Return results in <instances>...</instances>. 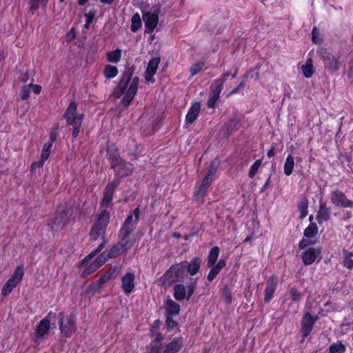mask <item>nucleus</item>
<instances>
[{
    "label": "nucleus",
    "mask_w": 353,
    "mask_h": 353,
    "mask_svg": "<svg viewBox=\"0 0 353 353\" xmlns=\"http://www.w3.org/2000/svg\"><path fill=\"white\" fill-rule=\"evenodd\" d=\"M19 79L22 82H26L29 79V75L28 73L22 74L21 76L19 77Z\"/></svg>",
    "instance_id": "774afa93"
},
{
    "label": "nucleus",
    "mask_w": 353,
    "mask_h": 353,
    "mask_svg": "<svg viewBox=\"0 0 353 353\" xmlns=\"http://www.w3.org/2000/svg\"><path fill=\"white\" fill-rule=\"evenodd\" d=\"M24 272L22 266H19L15 270L12 276L6 283L1 290V294L6 296L10 294L12 290L21 282L23 276Z\"/></svg>",
    "instance_id": "9d476101"
},
{
    "label": "nucleus",
    "mask_w": 353,
    "mask_h": 353,
    "mask_svg": "<svg viewBox=\"0 0 353 353\" xmlns=\"http://www.w3.org/2000/svg\"><path fill=\"white\" fill-rule=\"evenodd\" d=\"M108 155L111 163V167L114 171L115 178L120 180L121 178L128 176L132 172V165L123 161L119 156L117 149L108 148Z\"/></svg>",
    "instance_id": "f03ea898"
},
{
    "label": "nucleus",
    "mask_w": 353,
    "mask_h": 353,
    "mask_svg": "<svg viewBox=\"0 0 353 353\" xmlns=\"http://www.w3.org/2000/svg\"><path fill=\"white\" fill-rule=\"evenodd\" d=\"M159 346L157 343H151L150 345V353H159Z\"/></svg>",
    "instance_id": "bf43d9fd"
},
{
    "label": "nucleus",
    "mask_w": 353,
    "mask_h": 353,
    "mask_svg": "<svg viewBox=\"0 0 353 353\" xmlns=\"http://www.w3.org/2000/svg\"><path fill=\"white\" fill-rule=\"evenodd\" d=\"M133 70L130 68L126 70L122 75L117 87L114 90L116 98H120L124 94L122 104L127 107L133 100L138 90L139 79L137 77L132 78Z\"/></svg>",
    "instance_id": "f257e3e1"
},
{
    "label": "nucleus",
    "mask_w": 353,
    "mask_h": 353,
    "mask_svg": "<svg viewBox=\"0 0 353 353\" xmlns=\"http://www.w3.org/2000/svg\"><path fill=\"white\" fill-rule=\"evenodd\" d=\"M48 0H30V9L32 10H35L38 8L39 3H42L43 1H47Z\"/></svg>",
    "instance_id": "864d4df0"
},
{
    "label": "nucleus",
    "mask_w": 353,
    "mask_h": 353,
    "mask_svg": "<svg viewBox=\"0 0 353 353\" xmlns=\"http://www.w3.org/2000/svg\"><path fill=\"white\" fill-rule=\"evenodd\" d=\"M238 122H239L238 119H236V117L232 118L230 121L229 128H234L237 125Z\"/></svg>",
    "instance_id": "338daca9"
},
{
    "label": "nucleus",
    "mask_w": 353,
    "mask_h": 353,
    "mask_svg": "<svg viewBox=\"0 0 353 353\" xmlns=\"http://www.w3.org/2000/svg\"><path fill=\"white\" fill-rule=\"evenodd\" d=\"M30 88L29 85L28 86H23L21 90V97L23 100H26L30 96Z\"/></svg>",
    "instance_id": "de8ad7c7"
},
{
    "label": "nucleus",
    "mask_w": 353,
    "mask_h": 353,
    "mask_svg": "<svg viewBox=\"0 0 353 353\" xmlns=\"http://www.w3.org/2000/svg\"><path fill=\"white\" fill-rule=\"evenodd\" d=\"M345 350V346L341 343H334L329 347L330 353H343Z\"/></svg>",
    "instance_id": "58836bf2"
},
{
    "label": "nucleus",
    "mask_w": 353,
    "mask_h": 353,
    "mask_svg": "<svg viewBox=\"0 0 353 353\" xmlns=\"http://www.w3.org/2000/svg\"><path fill=\"white\" fill-rule=\"evenodd\" d=\"M201 110V105L199 103H194L189 109L186 116L185 122L188 124H192L197 119Z\"/></svg>",
    "instance_id": "aec40b11"
},
{
    "label": "nucleus",
    "mask_w": 353,
    "mask_h": 353,
    "mask_svg": "<svg viewBox=\"0 0 353 353\" xmlns=\"http://www.w3.org/2000/svg\"><path fill=\"white\" fill-rule=\"evenodd\" d=\"M294 167V157L292 155H288L286 158L285 164H284V173L287 176H290L292 172Z\"/></svg>",
    "instance_id": "72a5a7b5"
},
{
    "label": "nucleus",
    "mask_w": 353,
    "mask_h": 353,
    "mask_svg": "<svg viewBox=\"0 0 353 353\" xmlns=\"http://www.w3.org/2000/svg\"><path fill=\"white\" fill-rule=\"evenodd\" d=\"M218 274L217 272H215L214 270L211 268V270L210 271L208 275V280L209 281H212L214 280V279L216 277V276Z\"/></svg>",
    "instance_id": "e2e57ef3"
},
{
    "label": "nucleus",
    "mask_w": 353,
    "mask_h": 353,
    "mask_svg": "<svg viewBox=\"0 0 353 353\" xmlns=\"http://www.w3.org/2000/svg\"><path fill=\"white\" fill-rule=\"evenodd\" d=\"M205 68V63L204 62H199L196 63L192 65L190 68V72L192 76L196 75L199 72L203 70Z\"/></svg>",
    "instance_id": "a19ab883"
},
{
    "label": "nucleus",
    "mask_w": 353,
    "mask_h": 353,
    "mask_svg": "<svg viewBox=\"0 0 353 353\" xmlns=\"http://www.w3.org/2000/svg\"><path fill=\"white\" fill-rule=\"evenodd\" d=\"M212 181V179H208V176H205L203 179V180L202 181V182L201 183V184L199 186L198 190L195 192L194 196L196 199L203 197L204 196V194H205L207 189L210 186Z\"/></svg>",
    "instance_id": "393cba45"
},
{
    "label": "nucleus",
    "mask_w": 353,
    "mask_h": 353,
    "mask_svg": "<svg viewBox=\"0 0 353 353\" xmlns=\"http://www.w3.org/2000/svg\"><path fill=\"white\" fill-rule=\"evenodd\" d=\"M314 243L310 240L303 239L299 241V247L300 249H304L307 246L314 244Z\"/></svg>",
    "instance_id": "3c124183"
},
{
    "label": "nucleus",
    "mask_w": 353,
    "mask_h": 353,
    "mask_svg": "<svg viewBox=\"0 0 353 353\" xmlns=\"http://www.w3.org/2000/svg\"><path fill=\"white\" fill-rule=\"evenodd\" d=\"M70 210L66 207L60 206L54 219L51 220L48 225L51 228L52 231H61L69 221Z\"/></svg>",
    "instance_id": "1a4fd4ad"
},
{
    "label": "nucleus",
    "mask_w": 353,
    "mask_h": 353,
    "mask_svg": "<svg viewBox=\"0 0 353 353\" xmlns=\"http://www.w3.org/2000/svg\"><path fill=\"white\" fill-rule=\"evenodd\" d=\"M166 310L170 315H176L179 313L180 307L173 300L168 299L166 302Z\"/></svg>",
    "instance_id": "c756f323"
},
{
    "label": "nucleus",
    "mask_w": 353,
    "mask_h": 353,
    "mask_svg": "<svg viewBox=\"0 0 353 353\" xmlns=\"http://www.w3.org/2000/svg\"><path fill=\"white\" fill-rule=\"evenodd\" d=\"M316 319L310 314L306 313L301 322V332L303 338L307 337L313 329Z\"/></svg>",
    "instance_id": "dca6fc26"
},
{
    "label": "nucleus",
    "mask_w": 353,
    "mask_h": 353,
    "mask_svg": "<svg viewBox=\"0 0 353 353\" xmlns=\"http://www.w3.org/2000/svg\"><path fill=\"white\" fill-rule=\"evenodd\" d=\"M196 288V283H192L188 286V295L187 299H190V296L193 294L194 290Z\"/></svg>",
    "instance_id": "6e6d98bb"
},
{
    "label": "nucleus",
    "mask_w": 353,
    "mask_h": 353,
    "mask_svg": "<svg viewBox=\"0 0 353 353\" xmlns=\"http://www.w3.org/2000/svg\"><path fill=\"white\" fill-rule=\"evenodd\" d=\"M352 252H347L345 256L343 265L348 269H352L353 268V260L352 259Z\"/></svg>",
    "instance_id": "37998d69"
},
{
    "label": "nucleus",
    "mask_w": 353,
    "mask_h": 353,
    "mask_svg": "<svg viewBox=\"0 0 353 353\" xmlns=\"http://www.w3.org/2000/svg\"><path fill=\"white\" fill-rule=\"evenodd\" d=\"M292 299L294 301H299L301 298V294L294 288H292L290 292Z\"/></svg>",
    "instance_id": "5fc2aeb1"
},
{
    "label": "nucleus",
    "mask_w": 353,
    "mask_h": 353,
    "mask_svg": "<svg viewBox=\"0 0 353 353\" xmlns=\"http://www.w3.org/2000/svg\"><path fill=\"white\" fill-rule=\"evenodd\" d=\"M317 53L324 62L325 68L327 70L329 73L332 74H335L339 69V57L332 54L325 48H321L319 49Z\"/></svg>",
    "instance_id": "423d86ee"
},
{
    "label": "nucleus",
    "mask_w": 353,
    "mask_h": 353,
    "mask_svg": "<svg viewBox=\"0 0 353 353\" xmlns=\"http://www.w3.org/2000/svg\"><path fill=\"white\" fill-rule=\"evenodd\" d=\"M185 263V271L189 272L191 275L196 274L200 269L201 259L199 258H194L189 263L183 261Z\"/></svg>",
    "instance_id": "5701e85b"
},
{
    "label": "nucleus",
    "mask_w": 353,
    "mask_h": 353,
    "mask_svg": "<svg viewBox=\"0 0 353 353\" xmlns=\"http://www.w3.org/2000/svg\"><path fill=\"white\" fill-rule=\"evenodd\" d=\"M123 252L122 251V248H121L120 245L119 243L114 245L108 252H103L102 254H101V256H103L105 258V262L111 258L117 257L121 254H122Z\"/></svg>",
    "instance_id": "b1692460"
},
{
    "label": "nucleus",
    "mask_w": 353,
    "mask_h": 353,
    "mask_svg": "<svg viewBox=\"0 0 353 353\" xmlns=\"http://www.w3.org/2000/svg\"><path fill=\"white\" fill-rule=\"evenodd\" d=\"M330 198L332 204L340 208H353V201L348 199L345 194L336 190L330 192Z\"/></svg>",
    "instance_id": "9b49d317"
},
{
    "label": "nucleus",
    "mask_w": 353,
    "mask_h": 353,
    "mask_svg": "<svg viewBox=\"0 0 353 353\" xmlns=\"http://www.w3.org/2000/svg\"><path fill=\"white\" fill-rule=\"evenodd\" d=\"M96 11L94 10H90L88 13L85 14V17L88 23H91L95 17Z\"/></svg>",
    "instance_id": "8fccbe9b"
},
{
    "label": "nucleus",
    "mask_w": 353,
    "mask_h": 353,
    "mask_svg": "<svg viewBox=\"0 0 353 353\" xmlns=\"http://www.w3.org/2000/svg\"><path fill=\"white\" fill-rule=\"evenodd\" d=\"M142 23L139 14L135 13L132 15L131 19V31L133 32H136L141 27Z\"/></svg>",
    "instance_id": "4c0bfd02"
},
{
    "label": "nucleus",
    "mask_w": 353,
    "mask_h": 353,
    "mask_svg": "<svg viewBox=\"0 0 353 353\" xmlns=\"http://www.w3.org/2000/svg\"><path fill=\"white\" fill-rule=\"evenodd\" d=\"M305 77L310 78L314 73L313 63L312 59H308L305 63L301 67Z\"/></svg>",
    "instance_id": "c85d7f7f"
},
{
    "label": "nucleus",
    "mask_w": 353,
    "mask_h": 353,
    "mask_svg": "<svg viewBox=\"0 0 353 353\" xmlns=\"http://www.w3.org/2000/svg\"><path fill=\"white\" fill-rule=\"evenodd\" d=\"M119 244L124 253L133 246L134 242L128 241L127 239H123V236H121V240L119 242Z\"/></svg>",
    "instance_id": "ea45409f"
},
{
    "label": "nucleus",
    "mask_w": 353,
    "mask_h": 353,
    "mask_svg": "<svg viewBox=\"0 0 353 353\" xmlns=\"http://www.w3.org/2000/svg\"><path fill=\"white\" fill-rule=\"evenodd\" d=\"M222 297L227 303L232 302V293L228 287H225L222 292Z\"/></svg>",
    "instance_id": "c03bdc74"
},
{
    "label": "nucleus",
    "mask_w": 353,
    "mask_h": 353,
    "mask_svg": "<svg viewBox=\"0 0 353 353\" xmlns=\"http://www.w3.org/2000/svg\"><path fill=\"white\" fill-rule=\"evenodd\" d=\"M166 325L168 328H172L176 325V323L172 319L171 316H168L166 319Z\"/></svg>",
    "instance_id": "052dcab7"
},
{
    "label": "nucleus",
    "mask_w": 353,
    "mask_h": 353,
    "mask_svg": "<svg viewBox=\"0 0 353 353\" xmlns=\"http://www.w3.org/2000/svg\"><path fill=\"white\" fill-rule=\"evenodd\" d=\"M133 219L134 216L132 215H130L125 221L120 231V234L121 236H123V239H127L133 230L134 225Z\"/></svg>",
    "instance_id": "412c9836"
},
{
    "label": "nucleus",
    "mask_w": 353,
    "mask_h": 353,
    "mask_svg": "<svg viewBox=\"0 0 353 353\" xmlns=\"http://www.w3.org/2000/svg\"><path fill=\"white\" fill-rule=\"evenodd\" d=\"M218 274L217 272H215L214 270L211 268V270L210 271L208 275V280L209 281H212L214 280V279L216 277V276Z\"/></svg>",
    "instance_id": "0e129e2a"
},
{
    "label": "nucleus",
    "mask_w": 353,
    "mask_h": 353,
    "mask_svg": "<svg viewBox=\"0 0 353 353\" xmlns=\"http://www.w3.org/2000/svg\"><path fill=\"white\" fill-rule=\"evenodd\" d=\"M76 37V34L74 30L71 29L66 35V39L68 41H71Z\"/></svg>",
    "instance_id": "680f3d73"
},
{
    "label": "nucleus",
    "mask_w": 353,
    "mask_h": 353,
    "mask_svg": "<svg viewBox=\"0 0 353 353\" xmlns=\"http://www.w3.org/2000/svg\"><path fill=\"white\" fill-rule=\"evenodd\" d=\"M105 243H101L98 248L93 252H92L86 258L82 261L81 265L85 268L83 272L85 275L90 274L97 270L103 264L105 263V258L103 256H99L93 261L91 262V259L96 256L97 253L101 252L103 248Z\"/></svg>",
    "instance_id": "20e7f679"
},
{
    "label": "nucleus",
    "mask_w": 353,
    "mask_h": 353,
    "mask_svg": "<svg viewBox=\"0 0 353 353\" xmlns=\"http://www.w3.org/2000/svg\"><path fill=\"white\" fill-rule=\"evenodd\" d=\"M52 147V143H48L43 145L41 154V161L38 162L39 167H42L43 165L44 161L49 157Z\"/></svg>",
    "instance_id": "bb28decb"
},
{
    "label": "nucleus",
    "mask_w": 353,
    "mask_h": 353,
    "mask_svg": "<svg viewBox=\"0 0 353 353\" xmlns=\"http://www.w3.org/2000/svg\"><path fill=\"white\" fill-rule=\"evenodd\" d=\"M121 58V50L120 49H116L115 50L107 53L108 61L111 63H117L120 61Z\"/></svg>",
    "instance_id": "c9c22d12"
},
{
    "label": "nucleus",
    "mask_w": 353,
    "mask_h": 353,
    "mask_svg": "<svg viewBox=\"0 0 353 353\" xmlns=\"http://www.w3.org/2000/svg\"><path fill=\"white\" fill-rule=\"evenodd\" d=\"M120 184V181L117 178H114V179L109 182L104 190L103 197L101 203V208H108L110 206L114 190L118 187Z\"/></svg>",
    "instance_id": "f8f14e48"
},
{
    "label": "nucleus",
    "mask_w": 353,
    "mask_h": 353,
    "mask_svg": "<svg viewBox=\"0 0 353 353\" xmlns=\"http://www.w3.org/2000/svg\"><path fill=\"white\" fill-rule=\"evenodd\" d=\"M160 63V59L159 58H154L151 59L147 66L146 69V73L149 76H153L157 71V69L159 66V64Z\"/></svg>",
    "instance_id": "7c9ffc66"
},
{
    "label": "nucleus",
    "mask_w": 353,
    "mask_h": 353,
    "mask_svg": "<svg viewBox=\"0 0 353 353\" xmlns=\"http://www.w3.org/2000/svg\"><path fill=\"white\" fill-rule=\"evenodd\" d=\"M298 210L300 212V219H303L307 215L308 201L307 199H303L297 205Z\"/></svg>",
    "instance_id": "e433bc0d"
},
{
    "label": "nucleus",
    "mask_w": 353,
    "mask_h": 353,
    "mask_svg": "<svg viewBox=\"0 0 353 353\" xmlns=\"http://www.w3.org/2000/svg\"><path fill=\"white\" fill-rule=\"evenodd\" d=\"M230 75V72H225L224 73L222 77L220 79H216L214 81L217 82L218 83L221 84V85H223V83L227 80L228 77Z\"/></svg>",
    "instance_id": "4d7b16f0"
},
{
    "label": "nucleus",
    "mask_w": 353,
    "mask_h": 353,
    "mask_svg": "<svg viewBox=\"0 0 353 353\" xmlns=\"http://www.w3.org/2000/svg\"><path fill=\"white\" fill-rule=\"evenodd\" d=\"M216 168H217V164L216 162H213L208 171V174L206 175V176H208V179H212V176L215 174L216 171Z\"/></svg>",
    "instance_id": "09e8293b"
},
{
    "label": "nucleus",
    "mask_w": 353,
    "mask_h": 353,
    "mask_svg": "<svg viewBox=\"0 0 353 353\" xmlns=\"http://www.w3.org/2000/svg\"><path fill=\"white\" fill-rule=\"evenodd\" d=\"M135 275L132 272H127L121 277V286L123 292L128 295L133 292L135 288Z\"/></svg>",
    "instance_id": "4468645a"
},
{
    "label": "nucleus",
    "mask_w": 353,
    "mask_h": 353,
    "mask_svg": "<svg viewBox=\"0 0 353 353\" xmlns=\"http://www.w3.org/2000/svg\"><path fill=\"white\" fill-rule=\"evenodd\" d=\"M219 248L218 247H214L210 250L208 256V267L213 266L216 263L217 259L219 257Z\"/></svg>",
    "instance_id": "cd10ccee"
},
{
    "label": "nucleus",
    "mask_w": 353,
    "mask_h": 353,
    "mask_svg": "<svg viewBox=\"0 0 353 353\" xmlns=\"http://www.w3.org/2000/svg\"><path fill=\"white\" fill-rule=\"evenodd\" d=\"M30 88H32L33 92L35 94H39L41 92V87L38 85H32L31 83L29 84Z\"/></svg>",
    "instance_id": "69168bd1"
},
{
    "label": "nucleus",
    "mask_w": 353,
    "mask_h": 353,
    "mask_svg": "<svg viewBox=\"0 0 353 353\" xmlns=\"http://www.w3.org/2000/svg\"><path fill=\"white\" fill-rule=\"evenodd\" d=\"M223 89V85L214 81L210 87V92L208 101V106L210 108L214 107L216 102L219 98L220 93Z\"/></svg>",
    "instance_id": "f3484780"
},
{
    "label": "nucleus",
    "mask_w": 353,
    "mask_h": 353,
    "mask_svg": "<svg viewBox=\"0 0 353 353\" xmlns=\"http://www.w3.org/2000/svg\"><path fill=\"white\" fill-rule=\"evenodd\" d=\"M183 345L182 338H175L164 346L161 353H177L183 347Z\"/></svg>",
    "instance_id": "a211bd4d"
},
{
    "label": "nucleus",
    "mask_w": 353,
    "mask_h": 353,
    "mask_svg": "<svg viewBox=\"0 0 353 353\" xmlns=\"http://www.w3.org/2000/svg\"><path fill=\"white\" fill-rule=\"evenodd\" d=\"M185 275V263H179L172 265L160 278L159 282L167 288L181 280Z\"/></svg>",
    "instance_id": "7ed1b4c3"
},
{
    "label": "nucleus",
    "mask_w": 353,
    "mask_h": 353,
    "mask_svg": "<svg viewBox=\"0 0 353 353\" xmlns=\"http://www.w3.org/2000/svg\"><path fill=\"white\" fill-rule=\"evenodd\" d=\"M277 285V281L273 277L270 278L267 283V286L265 290V301L269 302L272 298V294L274 292Z\"/></svg>",
    "instance_id": "4be33fe9"
},
{
    "label": "nucleus",
    "mask_w": 353,
    "mask_h": 353,
    "mask_svg": "<svg viewBox=\"0 0 353 353\" xmlns=\"http://www.w3.org/2000/svg\"><path fill=\"white\" fill-rule=\"evenodd\" d=\"M119 70L115 65H107L103 70V74L106 79H112L118 74Z\"/></svg>",
    "instance_id": "473e14b6"
},
{
    "label": "nucleus",
    "mask_w": 353,
    "mask_h": 353,
    "mask_svg": "<svg viewBox=\"0 0 353 353\" xmlns=\"http://www.w3.org/2000/svg\"><path fill=\"white\" fill-rule=\"evenodd\" d=\"M330 218V210L326 208L325 205L321 204L319 212L316 215V221L319 224L328 220Z\"/></svg>",
    "instance_id": "a878e982"
},
{
    "label": "nucleus",
    "mask_w": 353,
    "mask_h": 353,
    "mask_svg": "<svg viewBox=\"0 0 353 353\" xmlns=\"http://www.w3.org/2000/svg\"><path fill=\"white\" fill-rule=\"evenodd\" d=\"M312 41L316 44L320 43L321 41V39L320 37V32H319V30L317 29V28H316V27H314L312 29Z\"/></svg>",
    "instance_id": "a18cd8bd"
},
{
    "label": "nucleus",
    "mask_w": 353,
    "mask_h": 353,
    "mask_svg": "<svg viewBox=\"0 0 353 353\" xmlns=\"http://www.w3.org/2000/svg\"><path fill=\"white\" fill-rule=\"evenodd\" d=\"M152 336L154 338V340L152 343H154L160 342L163 339V336L161 333L156 332L154 330H152Z\"/></svg>",
    "instance_id": "603ef678"
},
{
    "label": "nucleus",
    "mask_w": 353,
    "mask_h": 353,
    "mask_svg": "<svg viewBox=\"0 0 353 353\" xmlns=\"http://www.w3.org/2000/svg\"><path fill=\"white\" fill-rule=\"evenodd\" d=\"M226 265L225 261L223 259H220L216 264H214L213 266L210 267L215 272H217L219 274L222 268H223Z\"/></svg>",
    "instance_id": "49530a36"
},
{
    "label": "nucleus",
    "mask_w": 353,
    "mask_h": 353,
    "mask_svg": "<svg viewBox=\"0 0 353 353\" xmlns=\"http://www.w3.org/2000/svg\"><path fill=\"white\" fill-rule=\"evenodd\" d=\"M319 228L315 223H311L304 230V236L313 238L318 233Z\"/></svg>",
    "instance_id": "f704fd0d"
},
{
    "label": "nucleus",
    "mask_w": 353,
    "mask_h": 353,
    "mask_svg": "<svg viewBox=\"0 0 353 353\" xmlns=\"http://www.w3.org/2000/svg\"><path fill=\"white\" fill-rule=\"evenodd\" d=\"M50 327V321L48 317L41 320L37 324L35 332L32 336L34 348H37L47 339Z\"/></svg>",
    "instance_id": "39448f33"
},
{
    "label": "nucleus",
    "mask_w": 353,
    "mask_h": 353,
    "mask_svg": "<svg viewBox=\"0 0 353 353\" xmlns=\"http://www.w3.org/2000/svg\"><path fill=\"white\" fill-rule=\"evenodd\" d=\"M185 288L182 284L176 285L174 288V296L177 301H182L185 297Z\"/></svg>",
    "instance_id": "2f4dec72"
},
{
    "label": "nucleus",
    "mask_w": 353,
    "mask_h": 353,
    "mask_svg": "<svg viewBox=\"0 0 353 353\" xmlns=\"http://www.w3.org/2000/svg\"><path fill=\"white\" fill-rule=\"evenodd\" d=\"M143 19L145 23V32L152 33L157 26L159 21L158 14L150 12H143Z\"/></svg>",
    "instance_id": "2eb2a0df"
},
{
    "label": "nucleus",
    "mask_w": 353,
    "mask_h": 353,
    "mask_svg": "<svg viewBox=\"0 0 353 353\" xmlns=\"http://www.w3.org/2000/svg\"><path fill=\"white\" fill-rule=\"evenodd\" d=\"M58 323L61 331V339H67L76 330L75 320L72 316H65L63 312L58 314Z\"/></svg>",
    "instance_id": "6e6552de"
},
{
    "label": "nucleus",
    "mask_w": 353,
    "mask_h": 353,
    "mask_svg": "<svg viewBox=\"0 0 353 353\" xmlns=\"http://www.w3.org/2000/svg\"><path fill=\"white\" fill-rule=\"evenodd\" d=\"M81 124L82 123H79V124H72V125H73V127H74L73 132H72V137L74 138H76L78 136V134L80 132V128H81Z\"/></svg>",
    "instance_id": "13d9d810"
},
{
    "label": "nucleus",
    "mask_w": 353,
    "mask_h": 353,
    "mask_svg": "<svg viewBox=\"0 0 353 353\" xmlns=\"http://www.w3.org/2000/svg\"><path fill=\"white\" fill-rule=\"evenodd\" d=\"M320 254V251L314 248H310L302 254V260L305 265H311L314 262L316 257Z\"/></svg>",
    "instance_id": "6ab92c4d"
},
{
    "label": "nucleus",
    "mask_w": 353,
    "mask_h": 353,
    "mask_svg": "<svg viewBox=\"0 0 353 353\" xmlns=\"http://www.w3.org/2000/svg\"><path fill=\"white\" fill-rule=\"evenodd\" d=\"M77 104L74 102L70 103L64 114V118L70 125L82 123L83 114L77 112Z\"/></svg>",
    "instance_id": "ddd939ff"
},
{
    "label": "nucleus",
    "mask_w": 353,
    "mask_h": 353,
    "mask_svg": "<svg viewBox=\"0 0 353 353\" xmlns=\"http://www.w3.org/2000/svg\"><path fill=\"white\" fill-rule=\"evenodd\" d=\"M262 160H256L251 166L249 172V176L253 178L256 173L258 172L260 166L261 165Z\"/></svg>",
    "instance_id": "79ce46f5"
},
{
    "label": "nucleus",
    "mask_w": 353,
    "mask_h": 353,
    "mask_svg": "<svg viewBox=\"0 0 353 353\" xmlns=\"http://www.w3.org/2000/svg\"><path fill=\"white\" fill-rule=\"evenodd\" d=\"M110 213L106 210H103L97 217L90 231V235L94 240L100 237H103L106 227L108 224Z\"/></svg>",
    "instance_id": "0eeeda50"
}]
</instances>
